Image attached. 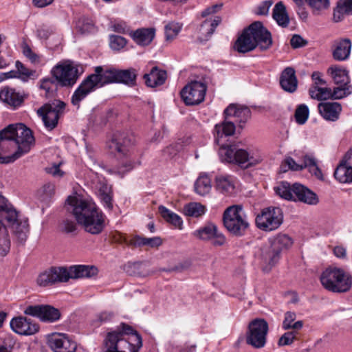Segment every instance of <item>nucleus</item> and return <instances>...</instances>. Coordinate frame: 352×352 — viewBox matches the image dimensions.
<instances>
[{"mask_svg":"<svg viewBox=\"0 0 352 352\" xmlns=\"http://www.w3.org/2000/svg\"><path fill=\"white\" fill-rule=\"evenodd\" d=\"M10 228L19 243L28 237V223L19 218L18 212L3 196H0V256H5L10 249V239L7 230Z\"/></svg>","mask_w":352,"mask_h":352,"instance_id":"f257e3e1","label":"nucleus"},{"mask_svg":"<svg viewBox=\"0 0 352 352\" xmlns=\"http://www.w3.org/2000/svg\"><path fill=\"white\" fill-rule=\"evenodd\" d=\"M69 208L78 223L92 234H100L104 228V215L91 200L82 197H69Z\"/></svg>","mask_w":352,"mask_h":352,"instance_id":"f03ea898","label":"nucleus"},{"mask_svg":"<svg viewBox=\"0 0 352 352\" xmlns=\"http://www.w3.org/2000/svg\"><path fill=\"white\" fill-rule=\"evenodd\" d=\"M272 45L271 33L260 21H255L245 28L234 44V49L239 53H246L257 46L261 50L269 49Z\"/></svg>","mask_w":352,"mask_h":352,"instance_id":"7ed1b4c3","label":"nucleus"},{"mask_svg":"<svg viewBox=\"0 0 352 352\" xmlns=\"http://www.w3.org/2000/svg\"><path fill=\"white\" fill-rule=\"evenodd\" d=\"M219 154L222 162L236 164L243 168L254 166L263 160L258 151L248 152L245 149L238 148L234 146L221 145Z\"/></svg>","mask_w":352,"mask_h":352,"instance_id":"20e7f679","label":"nucleus"},{"mask_svg":"<svg viewBox=\"0 0 352 352\" xmlns=\"http://www.w3.org/2000/svg\"><path fill=\"white\" fill-rule=\"evenodd\" d=\"M274 191L285 200L298 201L309 205H316L318 203L316 194L298 183L291 185L287 182H281L274 187Z\"/></svg>","mask_w":352,"mask_h":352,"instance_id":"39448f33","label":"nucleus"},{"mask_svg":"<svg viewBox=\"0 0 352 352\" xmlns=\"http://www.w3.org/2000/svg\"><path fill=\"white\" fill-rule=\"evenodd\" d=\"M223 223L228 232L234 236L245 235L250 226L241 205H232L227 208L223 212Z\"/></svg>","mask_w":352,"mask_h":352,"instance_id":"423d86ee","label":"nucleus"},{"mask_svg":"<svg viewBox=\"0 0 352 352\" xmlns=\"http://www.w3.org/2000/svg\"><path fill=\"white\" fill-rule=\"evenodd\" d=\"M3 130L17 146L12 159L19 158L29 152L31 146L34 144L32 131L22 123L10 124Z\"/></svg>","mask_w":352,"mask_h":352,"instance_id":"0eeeda50","label":"nucleus"},{"mask_svg":"<svg viewBox=\"0 0 352 352\" xmlns=\"http://www.w3.org/2000/svg\"><path fill=\"white\" fill-rule=\"evenodd\" d=\"M322 286L328 291L342 293L348 292L352 285L349 274L340 268H327L320 276Z\"/></svg>","mask_w":352,"mask_h":352,"instance_id":"6e6552de","label":"nucleus"},{"mask_svg":"<svg viewBox=\"0 0 352 352\" xmlns=\"http://www.w3.org/2000/svg\"><path fill=\"white\" fill-rule=\"evenodd\" d=\"M268 324L265 320L255 318L248 327L245 333V342L255 349L263 348L266 344Z\"/></svg>","mask_w":352,"mask_h":352,"instance_id":"1a4fd4ad","label":"nucleus"},{"mask_svg":"<svg viewBox=\"0 0 352 352\" xmlns=\"http://www.w3.org/2000/svg\"><path fill=\"white\" fill-rule=\"evenodd\" d=\"M283 221V212L278 207H268L263 209L255 219L256 227L265 232L278 229Z\"/></svg>","mask_w":352,"mask_h":352,"instance_id":"9d476101","label":"nucleus"},{"mask_svg":"<svg viewBox=\"0 0 352 352\" xmlns=\"http://www.w3.org/2000/svg\"><path fill=\"white\" fill-rule=\"evenodd\" d=\"M335 84L338 85L334 88V96L336 100L344 98L352 94V85H351L349 72L344 67L333 65L327 70Z\"/></svg>","mask_w":352,"mask_h":352,"instance_id":"9b49d317","label":"nucleus"},{"mask_svg":"<svg viewBox=\"0 0 352 352\" xmlns=\"http://www.w3.org/2000/svg\"><path fill=\"white\" fill-rule=\"evenodd\" d=\"M51 74L60 85L65 87L74 85L79 76L78 67L69 60L56 65Z\"/></svg>","mask_w":352,"mask_h":352,"instance_id":"f8f14e48","label":"nucleus"},{"mask_svg":"<svg viewBox=\"0 0 352 352\" xmlns=\"http://www.w3.org/2000/svg\"><path fill=\"white\" fill-rule=\"evenodd\" d=\"M104 352H138V349L123 337V333L109 332L104 340Z\"/></svg>","mask_w":352,"mask_h":352,"instance_id":"ddd939ff","label":"nucleus"},{"mask_svg":"<svg viewBox=\"0 0 352 352\" xmlns=\"http://www.w3.org/2000/svg\"><path fill=\"white\" fill-rule=\"evenodd\" d=\"M207 86L199 81H192L181 91V97L186 105L193 106L201 103L205 98Z\"/></svg>","mask_w":352,"mask_h":352,"instance_id":"4468645a","label":"nucleus"},{"mask_svg":"<svg viewBox=\"0 0 352 352\" xmlns=\"http://www.w3.org/2000/svg\"><path fill=\"white\" fill-rule=\"evenodd\" d=\"M65 107V102L55 100L38 109L37 113L42 117L45 126L52 129L57 125Z\"/></svg>","mask_w":352,"mask_h":352,"instance_id":"2eb2a0df","label":"nucleus"},{"mask_svg":"<svg viewBox=\"0 0 352 352\" xmlns=\"http://www.w3.org/2000/svg\"><path fill=\"white\" fill-rule=\"evenodd\" d=\"M195 235L203 241H210L214 247L223 246L226 243L224 234L218 231L217 226L208 223L195 232Z\"/></svg>","mask_w":352,"mask_h":352,"instance_id":"dca6fc26","label":"nucleus"},{"mask_svg":"<svg viewBox=\"0 0 352 352\" xmlns=\"http://www.w3.org/2000/svg\"><path fill=\"white\" fill-rule=\"evenodd\" d=\"M66 267H52L41 273L36 282L39 286L47 287L58 283H66Z\"/></svg>","mask_w":352,"mask_h":352,"instance_id":"f3484780","label":"nucleus"},{"mask_svg":"<svg viewBox=\"0 0 352 352\" xmlns=\"http://www.w3.org/2000/svg\"><path fill=\"white\" fill-rule=\"evenodd\" d=\"M24 314L51 322L58 320L60 316L59 310L50 305H30L25 309Z\"/></svg>","mask_w":352,"mask_h":352,"instance_id":"a211bd4d","label":"nucleus"},{"mask_svg":"<svg viewBox=\"0 0 352 352\" xmlns=\"http://www.w3.org/2000/svg\"><path fill=\"white\" fill-rule=\"evenodd\" d=\"M135 142V138L133 133L129 132H117L113 135L111 142L109 143V147L112 151L127 156L129 152V147Z\"/></svg>","mask_w":352,"mask_h":352,"instance_id":"6ab92c4d","label":"nucleus"},{"mask_svg":"<svg viewBox=\"0 0 352 352\" xmlns=\"http://www.w3.org/2000/svg\"><path fill=\"white\" fill-rule=\"evenodd\" d=\"M280 251L271 244L266 243L261 248L260 257L262 262V270L268 273L277 264L280 258Z\"/></svg>","mask_w":352,"mask_h":352,"instance_id":"aec40b11","label":"nucleus"},{"mask_svg":"<svg viewBox=\"0 0 352 352\" xmlns=\"http://www.w3.org/2000/svg\"><path fill=\"white\" fill-rule=\"evenodd\" d=\"M94 72L95 73L88 76L87 78L93 82L96 89L116 82V69H104L103 67L98 66L95 67Z\"/></svg>","mask_w":352,"mask_h":352,"instance_id":"412c9836","label":"nucleus"},{"mask_svg":"<svg viewBox=\"0 0 352 352\" xmlns=\"http://www.w3.org/2000/svg\"><path fill=\"white\" fill-rule=\"evenodd\" d=\"M10 325L12 331L23 336L33 335L38 332L39 329L38 324L34 322L31 319L23 316L12 318Z\"/></svg>","mask_w":352,"mask_h":352,"instance_id":"4be33fe9","label":"nucleus"},{"mask_svg":"<svg viewBox=\"0 0 352 352\" xmlns=\"http://www.w3.org/2000/svg\"><path fill=\"white\" fill-rule=\"evenodd\" d=\"M49 346L54 352H75L76 343L65 334L54 335L49 340Z\"/></svg>","mask_w":352,"mask_h":352,"instance_id":"5701e85b","label":"nucleus"},{"mask_svg":"<svg viewBox=\"0 0 352 352\" xmlns=\"http://www.w3.org/2000/svg\"><path fill=\"white\" fill-rule=\"evenodd\" d=\"M25 97L24 93L16 91L15 89L9 87H3L0 91V100L12 109L19 107Z\"/></svg>","mask_w":352,"mask_h":352,"instance_id":"b1692460","label":"nucleus"},{"mask_svg":"<svg viewBox=\"0 0 352 352\" xmlns=\"http://www.w3.org/2000/svg\"><path fill=\"white\" fill-rule=\"evenodd\" d=\"M226 119L232 118V121L238 122L240 126L245 124L251 117L250 109L244 106L230 104L224 111Z\"/></svg>","mask_w":352,"mask_h":352,"instance_id":"393cba45","label":"nucleus"},{"mask_svg":"<svg viewBox=\"0 0 352 352\" xmlns=\"http://www.w3.org/2000/svg\"><path fill=\"white\" fill-rule=\"evenodd\" d=\"M16 146L15 142L12 141L10 138L7 135L4 130L0 131V163L9 164L14 162L18 158H13L14 153L12 155H7L12 149L14 148Z\"/></svg>","mask_w":352,"mask_h":352,"instance_id":"a878e982","label":"nucleus"},{"mask_svg":"<svg viewBox=\"0 0 352 352\" xmlns=\"http://www.w3.org/2000/svg\"><path fill=\"white\" fill-rule=\"evenodd\" d=\"M320 116L327 121L336 122L342 111V105L337 102H320L318 105Z\"/></svg>","mask_w":352,"mask_h":352,"instance_id":"bb28decb","label":"nucleus"},{"mask_svg":"<svg viewBox=\"0 0 352 352\" xmlns=\"http://www.w3.org/2000/svg\"><path fill=\"white\" fill-rule=\"evenodd\" d=\"M96 194L104 206L109 210L113 208V192L111 187L104 181H99L96 186Z\"/></svg>","mask_w":352,"mask_h":352,"instance_id":"cd10ccee","label":"nucleus"},{"mask_svg":"<svg viewBox=\"0 0 352 352\" xmlns=\"http://www.w3.org/2000/svg\"><path fill=\"white\" fill-rule=\"evenodd\" d=\"M98 269L95 266L74 265L66 268L67 282L70 279L89 278L96 275Z\"/></svg>","mask_w":352,"mask_h":352,"instance_id":"c85d7f7f","label":"nucleus"},{"mask_svg":"<svg viewBox=\"0 0 352 352\" xmlns=\"http://www.w3.org/2000/svg\"><path fill=\"white\" fill-rule=\"evenodd\" d=\"M214 187L219 192L231 195L235 190L234 179L232 176L229 175H217L214 179Z\"/></svg>","mask_w":352,"mask_h":352,"instance_id":"c756f323","label":"nucleus"},{"mask_svg":"<svg viewBox=\"0 0 352 352\" xmlns=\"http://www.w3.org/2000/svg\"><path fill=\"white\" fill-rule=\"evenodd\" d=\"M280 85L283 89L289 93H293L296 90L298 80L294 68L288 67L282 72Z\"/></svg>","mask_w":352,"mask_h":352,"instance_id":"7c9ffc66","label":"nucleus"},{"mask_svg":"<svg viewBox=\"0 0 352 352\" xmlns=\"http://www.w3.org/2000/svg\"><path fill=\"white\" fill-rule=\"evenodd\" d=\"M167 78V73L158 67H153L148 74L144 75L145 83L148 87H156L163 85Z\"/></svg>","mask_w":352,"mask_h":352,"instance_id":"2f4dec72","label":"nucleus"},{"mask_svg":"<svg viewBox=\"0 0 352 352\" xmlns=\"http://www.w3.org/2000/svg\"><path fill=\"white\" fill-rule=\"evenodd\" d=\"M95 90L96 88L94 87L93 82H91L87 77L73 94L72 96V104L79 108L80 102L85 99L88 94Z\"/></svg>","mask_w":352,"mask_h":352,"instance_id":"473e14b6","label":"nucleus"},{"mask_svg":"<svg viewBox=\"0 0 352 352\" xmlns=\"http://www.w3.org/2000/svg\"><path fill=\"white\" fill-rule=\"evenodd\" d=\"M351 41L349 38H343L335 42L333 50V58L338 61H343L350 56Z\"/></svg>","mask_w":352,"mask_h":352,"instance_id":"72a5a7b5","label":"nucleus"},{"mask_svg":"<svg viewBox=\"0 0 352 352\" xmlns=\"http://www.w3.org/2000/svg\"><path fill=\"white\" fill-rule=\"evenodd\" d=\"M155 35V29L153 28H140L131 34L133 41L140 46L148 45L153 40Z\"/></svg>","mask_w":352,"mask_h":352,"instance_id":"f704fd0d","label":"nucleus"},{"mask_svg":"<svg viewBox=\"0 0 352 352\" xmlns=\"http://www.w3.org/2000/svg\"><path fill=\"white\" fill-rule=\"evenodd\" d=\"M236 127L232 120H230V119H226L225 116V120L220 123L217 124L214 126V137L215 142L218 144H221V139L223 137H228L232 135L234 133Z\"/></svg>","mask_w":352,"mask_h":352,"instance_id":"c9c22d12","label":"nucleus"},{"mask_svg":"<svg viewBox=\"0 0 352 352\" xmlns=\"http://www.w3.org/2000/svg\"><path fill=\"white\" fill-rule=\"evenodd\" d=\"M349 14H352V0H338L333 9V21L335 23L340 22Z\"/></svg>","mask_w":352,"mask_h":352,"instance_id":"e433bc0d","label":"nucleus"},{"mask_svg":"<svg viewBox=\"0 0 352 352\" xmlns=\"http://www.w3.org/2000/svg\"><path fill=\"white\" fill-rule=\"evenodd\" d=\"M221 21V19L219 16H215L213 20L204 21L199 29L201 39L203 41L208 40Z\"/></svg>","mask_w":352,"mask_h":352,"instance_id":"4c0bfd02","label":"nucleus"},{"mask_svg":"<svg viewBox=\"0 0 352 352\" xmlns=\"http://www.w3.org/2000/svg\"><path fill=\"white\" fill-rule=\"evenodd\" d=\"M272 16L280 26L283 28L288 26L289 19L286 8L282 1H279L275 5Z\"/></svg>","mask_w":352,"mask_h":352,"instance_id":"58836bf2","label":"nucleus"},{"mask_svg":"<svg viewBox=\"0 0 352 352\" xmlns=\"http://www.w3.org/2000/svg\"><path fill=\"white\" fill-rule=\"evenodd\" d=\"M268 243L279 250L281 254L283 250H287L292 245L293 241L286 234H278L274 238L270 239Z\"/></svg>","mask_w":352,"mask_h":352,"instance_id":"ea45409f","label":"nucleus"},{"mask_svg":"<svg viewBox=\"0 0 352 352\" xmlns=\"http://www.w3.org/2000/svg\"><path fill=\"white\" fill-rule=\"evenodd\" d=\"M116 82L134 85L136 79V73L134 69L124 70L116 69Z\"/></svg>","mask_w":352,"mask_h":352,"instance_id":"a19ab883","label":"nucleus"},{"mask_svg":"<svg viewBox=\"0 0 352 352\" xmlns=\"http://www.w3.org/2000/svg\"><path fill=\"white\" fill-rule=\"evenodd\" d=\"M158 210L160 215L165 221L176 228L179 229L182 228L183 221L182 218L178 214L170 211L164 206H160Z\"/></svg>","mask_w":352,"mask_h":352,"instance_id":"79ce46f5","label":"nucleus"},{"mask_svg":"<svg viewBox=\"0 0 352 352\" xmlns=\"http://www.w3.org/2000/svg\"><path fill=\"white\" fill-rule=\"evenodd\" d=\"M212 188L211 180L206 174H201L195 183V192L201 196L209 193Z\"/></svg>","mask_w":352,"mask_h":352,"instance_id":"37998d69","label":"nucleus"},{"mask_svg":"<svg viewBox=\"0 0 352 352\" xmlns=\"http://www.w3.org/2000/svg\"><path fill=\"white\" fill-rule=\"evenodd\" d=\"M334 177L340 183L352 182V167L343 163L340 164L334 172Z\"/></svg>","mask_w":352,"mask_h":352,"instance_id":"c03bdc74","label":"nucleus"},{"mask_svg":"<svg viewBox=\"0 0 352 352\" xmlns=\"http://www.w3.org/2000/svg\"><path fill=\"white\" fill-rule=\"evenodd\" d=\"M185 215L192 217H199L205 214L206 207L198 202H191L184 206Z\"/></svg>","mask_w":352,"mask_h":352,"instance_id":"a18cd8bd","label":"nucleus"},{"mask_svg":"<svg viewBox=\"0 0 352 352\" xmlns=\"http://www.w3.org/2000/svg\"><path fill=\"white\" fill-rule=\"evenodd\" d=\"M296 318V315L294 312H286L283 322V328L285 330L289 329H293L294 330L300 329L302 327L303 323L300 320L294 322Z\"/></svg>","mask_w":352,"mask_h":352,"instance_id":"49530a36","label":"nucleus"},{"mask_svg":"<svg viewBox=\"0 0 352 352\" xmlns=\"http://www.w3.org/2000/svg\"><path fill=\"white\" fill-rule=\"evenodd\" d=\"M117 331H120L123 333V337L124 338V335H131V340L134 342L132 344L135 347L138 349L142 347V340L141 336L136 331H134L131 327L126 325L125 324H122V330H116Z\"/></svg>","mask_w":352,"mask_h":352,"instance_id":"de8ad7c7","label":"nucleus"},{"mask_svg":"<svg viewBox=\"0 0 352 352\" xmlns=\"http://www.w3.org/2000/svg\"><path fill=\"white\" fill-rule=\"evenodd\" d=\"M57 80L55 78H45L41 80V89L45 91L46 97H52L54 96L57 88Z\"/></svg>","mask_w":352,"mask_h":352,"instance_id":"09e8293b","label":"nucleus"},{"mask_svg":"<svg viewBox=\"0 0 352 352\" xmlns=\"http://www.w3.org/2000/svg\"><path fill=\"white\" fill-rule=\"evenodd\" d=\"M309 116V111L306 104H302L297 107L295 111L294 117L296 122L298 124H304L307 122Z\"/></svg>","mask_w":352,"mask_h":352,"instance_id":"8fccbe9b","label":"nucleus"},{"mask_svg":"<svg viewBox=\"0 0 352 352\" xmlns=\"http://www.w3.org/2000/svg\"><path fill=\"white\" fill-rule=\"evenodd\" d=\"M76 27L77 30L82 34L91 32L94 29L93 21L86 17H80L76 22Z\"/></svg>","mask_w":352,"mask_h":352,"instance_id":"3c124183","label":"nucleus"},{"mask_svg":"<svg viewBox=\"0 0 352 352\" xmlns=\"http://www.w3.org/2000/svg\"><path fill=\"white\" fill-rule=\"evenodd\" d=\"M127 43L125 38L118 35L109 36V46L113 51H120L123 49Z\"/></svg>","mask_w":352,"mask_h":352,"instance_id":"603ef678","label":"nucleus"},{"mask_svg":"<svg viewBox=\"0 0 352 352\" xmlns=\"http://www.w3.org/2000/svg\"><path fill=\"white\" fill-rule=\"evenodd\" d=\"M182 26L178 23L171 22L165 26L166 41H172L180 32Z\"/></svg>","mask_w":352,"mask_h":352,"instance_id":"864d4df0","label":"nucleus"},{"mask_svg":"<svg viewBox=\"0 0 352 352\" xmlns=\"http://www.w3.org/2000/svg\"><path fill=\"white\" fill-rule=\"evenodd\" d=\"M292 170L294 171L302 170V167L301 164H297L295 160L291 157H286L280 165V170L283 173L287 171V170Z\"/></svg>","mask_w":352,"mask_h":352,"instance_id":"5fc2aeb1","label":"nucleus"},{"mask_svg":"<svg viewBox=\"0 0 352 352\" xmlns=\"http://www.w3.org/2000/svg\"><path fill=\"white\" fill-rule=\"evenodd\" d=\"M15 65L16 74L19 75L18 78L25 81L33 74V72L26 68L19 60L16 61Z\"/></svg>","mask_w":352,"mask_h":352,"instance_id":"6e6d98bb","label":"nucleus"},{"mask_svg":"<svg viewBox=\"0 0 352 352\" xmlns=\"http://www.w3.org/2000/svg\"><path fill=\"white\" fill-rule=\"evenodd\" d=\"M305 2L314 11H321L329 7V0H305Z\"/></svg>","mask_w":352,"mask_h":352,"instance_id":"4d7b16f0","label":"nucleus"},{"mask_svg":"<svg viewBox=\"0 0 352 352\" xmlns=\"http://www.w3.org/2000/svg\"><path fill=\"white\" fill-rule=\"evenodd\" d=\"M296 331H288L285 333L278 340V346H283L292 344L296 338Z\"/></svg>","mask_w":352,"mask_h":352,"instance_id":"13d9d810","label":"nucleus"},{"mask_svg":"<svg viewBox=\"0 0 352 352\" xmlns=\"http://www.w3.org/2000/svg\"><path fill=\"white\" fill-rule=\"evenodd\" d=\"M76 223L74 221L69 219L63 220L60 225L61 231L66 233H72L76 231Z\"/></svg>","mask_w":352,"mask_h":352,"instance_id":"bf43d9fd","label":"nucleus"},{"mask_svg":"<svg viewBox=\"0 0 352 352\" xmlns=\"http://www.w3.org/2000/svg\"><path fill=\"white\" fill-rule=\"evenodd\" d=\"M329 98L336 99L334 96V89L331 91V89L329 88L319 87L318 100H325Z\"/></svg>","mask_w":352,"mask_h":352,"instance_id":"052dcab7","label":"nucleus"},{"mask_svg":"<svg viewBox=\"0 0 352 352\" xmlns=\"http://www.w3.org/2000/svg\"><path fill=\"white\" fill-rule=\"evenodd\" d=\"M135 166V163L132 162L131 160H126L124 162H122L121 165L118 168V174L123 176L125 173H127L131 170Z\"/></svg>","mask_w":352,"mask_h":352,"instance_id":"680f3d73","label":"nucleus"},{"mask_svg":"<svg viewBox=\"0 0 352 352\" xmlns=\"http://www.w3.org/2000/svg\"><path fill=\"white\" fill-rule=\"evenodd\" d=\"M290 44L293 48H298L305 46L307 41L300 35L294 34L290 40Z\"/></svg>","mask_w":352,"mask_h":352,"instance_id":"e2e57ef3","label":"nucleus"},{"mask_svg":"<svg viewBox=\"0 0 352 352\" xmlns=\"http://www.w3.org/2000/svg\"><path fill=\"white\" fill-rule=\"evenodd\" d=\"M54 32V29L45 25L41 26L37 31L38 36L42 39H47Z\"/></svg>","mask_w":352,"mask_h":352,"instance_id":"0e129e2a","label":"nucleus"},{"mask_svg":"<svg viewBox=\"0 0 352 352\" xmlns=\"http://www.w3.org/2000/svg\"><path fill=\"white\" fill-rule=\"evenodd\" d=\"M23 54L26 57H28L31 60L32 63H38L40 62L39 56L33 52L32 50H31V48L28 45H25L23 47Z\"/></svg>","mask_w":352,"mask_h":352,"instance_id":"69168bd1","label":"nucleus"},{"mask_svg":"<svg viewBox=\"0 0 352 352\" xmlns=\"http://www.w3.org/2000/svg\"><path fill=\"white\" fill-rule=\"evenodd\" d=\"M47 173L52 175L54 177H60L63 175L64 173L60 169L59 164H53L51 166L45 168Z\"/></svg>","mask_w":352,"mask_h":352,"instance_id":"338daca9","label":"nucleus"},{"mask_svg":"<svg viewBox=\"0 0 352 352\" xmlns=\"http://www.w3.org/2000/svg\"><path fill=\"white\" fill-rule=\"evenodd\" d=\"M317 164L316 160L312 155H306L303 157V164H301L302 170L305 168L309 169Z\"/></svg>","mask_w":352,"mask_h":352,"instance_id":"774afa93","label":"nucleus"}]
</instances>
